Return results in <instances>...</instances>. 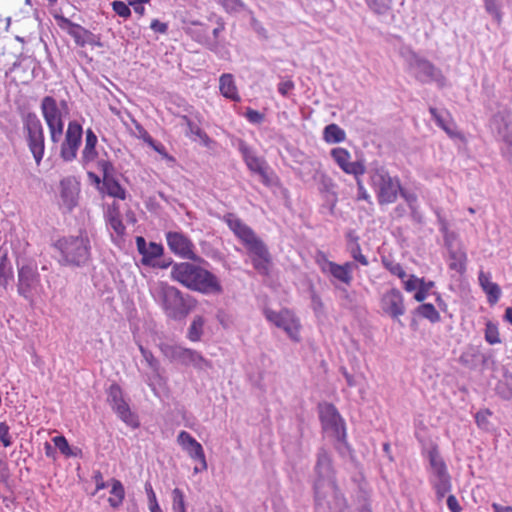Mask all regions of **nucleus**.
<instances>
[{
    "label": "nucleus",
    "mask_w": 512,
    "mask_h": 512,
    "mask_svg": "<svg viewBox=\"0 0 512 512\" xmlns=\"http://www.w3.org/2000/svg\"><path fill=\"white\" fill-rule=\"evenodd\" d=\"M171 276L193 291L203 294H221L223 292L220 282L213 273L192 263L175 264Z\"/></svg>",
    "instance_id": "f257e3e1"
},
{
    "label": "nucleus",
    "mask_w": 512,
    "mask_h": 512,
    "mask_svg": "<svg viewBox=\"0 0 512 512\" xmlns=\"http://www.w3.org/2000/svg\"><path fill=\"white\" fill-rule=\"evenodd\" d=\"M369 184L374 190L380 205L394 203L401 189L400 179L392 177L383 165L377 162L371 163L368 168Z\"/></svg>",
    "instance_id": "f03ea898"
},
{
    "label": "nucleus",
    "mask_w": 512,
    "mask_h": 512,
    "mask_svg": "<svg viewBox=\"0 0 512 512\" xmlns=\"http://www.w3.org/2000/svg\"><path fill=\"white\" fill-rule=\"evenodd\" d=\"M56 247L60 250L63 263L81 267L90 260V241L83 236H69L59 239Z\"/></svg>",
    "instance_id": "7ed1b4c3"
},
{
    "label": "nucleus",
    "mask_w": 512,
    "mask_h": 512,
    "mask_svg": "<svg viewBox=\"0 0 512 512\" xmlns=\"http://www.w3.org/2000/svg\"><path fill=\"white\" fill-rule=\"evenodd\" d=\"M246 245L252 254L254 268L262 275L269 274L270 253L264 242L258 238L254 231L246 224L235 234Z\"/></svg>",
    "instance_id": "20e7f679"
},
{
    "label": "nucleus",
    "mask_w": 512,
    "mask_h": 512,
    "mask_svg": "<svg viewBox=\"0 0 512 512\" xmlns=\"http://www.w3.org/2000/svg\"><path fill=\"white\" fill-rule=\"evenodd\" d=\"M21 120L28 148L39 165L45 149L43 125L34 112H21Z\"/></svg>",
    "instance_id": "39448f33"
},
{
    "label": "nucleus",
    "mask_w": 512,
    "mask_h": 512,
    "mask_svg": "<svg viewBox=\"0 0 512 512\" xmlns=\"http://www.w3.org/2000/svg\"><path fill=\"white\" fill-rule=\"evenodd\" d=\"M159 347L163 355L170 361H176L185 366L192 365L198 370H206L212 368L211 362L205 359L196 350L184 348L179 345H171L168 343H161Z\"/></svg>",
    "instance_id": "423d86ee"
},
{
    "label": "nucleus",
    "mask_w": 512,
    "mask_h": 512,
    "mask_svg": "<svg viewBox=\"0 0 512 512\" xmlns=\"http://www.w3.org/2000/svg\"><path fill=\"white\" fill-rule=\"evenodd\" d=\"M160 294L163 309L169 318L181 320L189 314L192 305L177 288L168 285L163 286Z\"/></svg>",
    "instance_id": "0eeeda50"
},
{
    "label": "nucleus",
    "mask_w": 512,
    "mask_h": 512,
    "mask_svg": "<svg viewBox=\"0 0 512 512\" xmlns=\"http://www.w3.org/2000/svg\"><path fill=\"white\" fill-rule=\"evenodd\" d=\"M319 409L323 430L348 448L345 423L337 408L332 403H325L320 405Z\"/></svg>",
    "instance_id": "6e6552de"
},
{
    "label": "nucleus",
    "mask_w": 512,
    "mask_h": 512,
    "mask_svg": "<svg viewBox=\"0 0 512 512\" xmlns=\"http://www.w3.org/2000/svg\"><path fill=\"white\" fill-rule=\"evenodd\" d=\"M338 487L332 460L324 448L317 453V461L314 467L313 491Z\"/></svg>",
    "instance_id": "1a4fd4ad"
},
{
    "label": "nucleus",
    "mask_w": 512,
    "mask_h": 512,
    "mask_svg": "<svg viewBox=\"0 0 512 512\" xmlns=\"http://www.w3.org/2000/svg\"><path fill=\"white\" fill-rule=\"evenodd\" d=\"M315 512H348L344 495L338 487L314 491Z\"/></svg>",
    "instance_id": "9d476101"
},
{
    "label": "nucleus",
    "mask_w": 512,
    "mask_h": 512,
    "mask_svg": "<svg viewBox=\"0 0 512 512\" xmlns=\"http://www.w3.org/2000/svg\"><path fill=\"white\" fill-rule=\"evenodd\" d=\"M409 67L413 70L415 78L421 83L436 82L440 87L445 85L446 78L441 70L429 60L413 54L409 60Z\"/></svg>",
    "instance_id": "9b49d317"
},
{
    "label": "nucleus",
    "mask_w": 512,
    "mask_h": 512,
    "mask_svg": "<svg viewBox=\"0 0 512 512\" xmlns=\"http://www.w3.org/2000/svg\"><path fill=\"white\" fill-rule=\"evenodd\" d=\"M107 401L122 421L132 427H138L139 423L131 412L129 405L123 399L122 389L118 384L113 383L110 385Z\"/></svg>",
    "instance_id": "f8f14e48"
},
{
    "label": "nucleus",
    "mask_w": 512,
    "mask_h": 512,
    "mask_svg": "<svg viewBox=\"0 0 512 512\" xmlns=\"http://www.w3.org/2000/svg\"><path fill=\"white\" fill-rule=\"evenodd\" d=\"M82 126L77 121H71L61 146V157L65 161H72L76 158L78 147L82 139Z\"/></svg>",
    "instance_id": "ddd939ff"
},
{
    "label": "nucleus",
    "mask_w": 512,
    "mask_h": 512,
    "mask_svg": "<svg viewBox=\"0 0 512 512\" xmlns=\"http://www.w3.org/2000/svg\"><path fill=\"white\" fill-rule=\"evenodd\" d=\"M167 244L172 252L182 258L197 261L199 257L193 252V243L180 232H168L166 234Z\"/></svg>",
    "instance_id": "4468645a"
},
{
    "label": "nucleus",
    "mask_w": 512,
    "mask_h": 512,
    "mask_svg": "<svg viewBox=\"0 0 512 512\" xmlns=\"http://www.w3.org/2000/svg\"><path fill=\"white\" fill-rule=\"evenodd\" d=\"M264 314L268 321L283 329L291 339L298 340L299 325L288 310L276 312L271 309H265Z\"/></svg>",
    "instance_id": "2eb2a0df"
},
{
    "label": "nucleus",
    "mask_w": 512,
    "mask_h": 512,
    "mask_svg": "<svg viewBox=\"0 0 512 512\" xmlns=\"http://www.w3.org/2000/svg\"><path fill=\"white\" fill-rule=\"evenodd\" d=\"M37 268L32 265H24L18 270V293L24 298L31 297L32 291L40 281Z\"/></svg>",
    "instance_id": "dca6fc26"
},
{
    "label": "nucleus",
    "mask_w": 512,
    "mask_h": 512,
    "mask_svg": "<svg viewBox=\"0 0 512 512\" xmlns=\"http://www.w3.org/2000/svg\"><path fill=\"white\" fill-rule=\"evenodd\" d=\"M177 441L193 460L201 463V470L207 469L203 447L195 438L188 432L181 431L177 437Z\"/></svg>",
    "instance_id": "f3484780"
},
{
    "label": "nucleus",
    "mask_w": 512,
    "mask_h": 512,
    "mask_svg": "<svg viewBox=\"0 0 512 512\" xmlns=\"http://www.w3.org/2000/svg\"><path fill=\"white\" fill-rule=\"evenodd\" d=\"M382 309L393 319L402 316L405 313L402 293L396 288L386 292L382 297Z\"/></svg>",
    "instance_id": "a211bd4d"
},
{
    "label": "nucleus",
    "mask_w": 512,
    "mask_h": 512,
    "mask_svg": "<svg viewBox=\"0 0 512 512\" xmlns=\"http://www.w3.org/2000/svg\"><path fill=\"white\" fill-rule=\"evenodd\" d=\"M60 19L63 23L72 28L69 30V34L74 38L77 45L81 47H84L86 44L102 46L99 38L91 31L85 29L79 24L73 23L71 20L63 16Z\"/></svg>",
    "instance_id": "6ab92c4d"
},
{
    "label": "nucleus",
    "mask_w": 512,
    "mask_h": 512,
    "mask_svg": "<svg viewBox=\"0 0 512 512\" xmlns=\"http://www.w3.org/2000/svg\"><path fill=\"white\" fill-rule=\"evenodd\" d=\"M242 152L245 163L248 166V168L252 172L257 173L261 177L263 184H265L266 186H270L272 181L267 172L268 166L265 160L255 156L248 148H244Z\"/></svg>",
    "instance_id": "aec40b11"
},
{
    "label": "nucleus",
    "mask_w": 512,
    "mask_h": 512,
    "mask_svg": "<svg viewBox=\"0 0 512 512\" xmlns=\"http://www.w3.org/2000/svg\"><path fill=\"white\" fill-rule=\"evenodd\" d=\"M353 266V262H346L345 264L340 265L325 259L322 271L324 273H330L335 279L350 285L353 280L351 274Z\"/></svg>",
    "instance_id": "412c9836"
},
{
    "label": "nucleus",
    "mask_w": 512,
    "mask_h": 512,
    "mask_svg": "<svg viewBox=\"0 0 512 512\" xmlns=\"http://www.w3.org/2000/svg\"><path fill=\"white\" fill-rule=\"evenodd\" d=\"M41 111L47 123V126L63 122L61 112L57 106L56 100L53 97L45 96L42 99Z\"/></svg>",
    "instance_id": "4be33fe9"
},
{
    "label": "nucleus",
    "mask_w": 512,
    "mask_h": 512,
    "mask_svg": "<svg viewBox=\"0 0 512 512\" xmlns=\"http://www.w3.org/2000/svg\"><path fill=\"white\" fill-rule=\"evenodd\" d=\"M479 285L483 291L487 294L489 304H496L501 296V289L498 284L491 282L490 273H486L483 270L479 272L478 276Z\"/></svg>",
    "instance_id": "5701e85b"
},
{
    "label": "nucleus",
    "mask_w": 512,
    "mask_h": 512,
    "mask_svg": "<svg viewBox=\"0 0 512 512\" xmlns=\"http://www.w3.org/2000/svg\"><path fill=\"white\" fill-rule=\"evenodd\" d=\"M445 240H446V244L449 249V257L451 260V262L449 263V268L451 270H455L461 274L465 273L466 262H467L466 252L460 248L454 249L450 242L449 235L446 236Z\"/></svg>",
    "instance_id": "b1692460"
},
{
    "label": "nucleus",
    "mask_w": 512,
    "mask_h": 512,
    "mask_svg": "<svg viewBox=\"0 0 512 512\" xmlns=\"http://www.w3.org/2000/svg\"><path fill=\"white\" fill-rule=\"evenodd\" d=\"M219 88L221 94L233 101H239L240 97L231 74H223L219 79Z\"/></svg>",
    "instance_id": "393cba45"
},
{
    "label": "nucleus",
    "mask_w": 512,
    "mask_h": 512,
    "mask_svg": "<svg viewBox=\"0 0 512 512\" xmlns=\"http://www.w3.org/2000/svg\"><path fill=\"white\" fill-rule=\"evenodd\" d=\"M96 144L97 136L91 129H88L86 131L85 147L82 151V160L84 163L94 160L97 156Z\"/></svg>",
    "instance_id": "a878e982"
},
{
    "label": "nucleus",
    "mask_w": 512,
    "mask_h": 512,
    "mask_svg": "<svg viewBox=\"0 0 512 512\" xmlns=\"http://www.w3.org/2000/svg\"><path fill=\"white\" fill-rule=\"evenodd\" d=\"M345 138H346L345 131L342 128H340L337 124L332 123V124L327 125L324 128L323 139L327 143H331V144L341 143L345 140Z\"/></svg>",
    "instance_id": "bb28decb"
},
{
    "label": "nucleus",
    "mask_w": 512,
    "mask_h": 512,
    "mask_svg": "<svg viewBox=\"0 0 512 512\" xmlns=\"http://www.w3.org/2000/svg\"><path fill=\"white\" fill-rule=\"evenodd\" d=\"M102 191H105L109 196L124 200L126 198V191L120 185L117 178H111L106 181H102Z\"/></svg>",
    "instance_id": "cd10ccee"
},
{
    "label": "nucleus",
    "mask_w": 512,
    "mask_h": 512,
    "mask_svg": "<svg viewBox=\"0 0 512 512\" xmlns=\"http://www.w3.org/2000/svg\"><path fill=\"white\" fill-rule=\"evenodd\" d=\"M225 26L224 22L221 18L217 19V26L212 30V37L205 36L204 38H199L198 42L202 45L206 46L209 50H216L219 44L218 38L222 31H224Z\"/></svg>",
    "instance_id": "c85d7f7f"
},
{
    "label": "nucleus",
    "mask_w": 512,
    "mask_h": 512,
    "mask_svg": "<svg viewBox=\"0 0 512 512\" xmlns=\"http://www.w3.org/2000/svg\"><path fill=\"white\" fill-rule=\"evenodd\" d=\"M496 392L504 400L512 398V373L504 372L503 378L496 385Z\"/></svg>",
    "instance_id": "c756f323"
},
{
    "label": "nucleus",
    "mask_w": 512,
    "mask_h": 512,
    "mask_svg": "<svg viewBox=\"0 0 512 512\" xmlns=\"http://www.w3.org/2000/svg\"><path fill=\"white\" fill-rule=\"evenodd\" d=\"M163 246L156 242H150L147 251L144 253V256L141 259V263L144 266H152L155 262V259L159 258L163 254Z\"/></svg>",
    "instance_id": "7c9ffc66"
},
{
    "label": "nucleus",
    "mask_w": 512,
    "mask_h": 512,
    "mask_svg": "<svg viewBox=\"0 0 512 512\" xmlns=\"http://www.w3.org/2000/svg\"><path fill=\"white\" fill-rule=\"evenodd\" d=\"M414 314L428 319L431 323H437L441 319L439 312L435 309L434 305L430 303H423L419 305L414 310Z\"/></svg>",
    "instance_id": "2f4dec72"
},
{
    "label": "nucleus",
    "mask_w": 512,
    "mask_h": 512,
    "mask_svg": "<svg viewBox=\"0 0 512 512\" xmlns=\"http://www.w3.org/2000/svg\"><path fill=\"white\" fill-rule=\"evenodd\" d=\"M348 238L350 240L349 243V251L354 260L362 264L363 266H367L369 261L365 255L361 252L360 244L358 243L359 237L352 235V233L348 234Z\"/></svg>",
    "instance_id": "473e14b6"
},
{
    "label": "nucleus",
    "mask_w": 512,
    "mask_h": 512,
    "mask_svg": "<svg viewBox=\"0 0 512 512\" xmlns=\"http://www.w3.org/2000/svg\"><path fill=\"white\" fill-rule=\"evenodd\" d=\"M110 493L113 495V497L108 499L110 506L113 508H118L122 504L125 497L123 484L119 480L113 479Z\"/></svg>",
    "instance_id": "72a5a7b5"
},
{
    "label": "nucleus",
    "mask_w": 512,
    "mask_h": 512,
    "mask_svg": "<svg viewBox=\"0 0 512 512\" xmlns=\"http://www.w3.org/2000/svg\"><path fill=\"white\" fill-rule=\"evenodd\" d=\"M204 318L202 316H195L190 327L188 328L187 337L193 342H197L201 339L204 327Z\"/></svg>",
    "instance_id": "f704fd0d"
},
{
    "label": "nucleus",
    "mask_w": 512,
    "mask_h": 512,
    "mask_svg": "<svg viewBox=\"0 0 512 512\" xmlns=\"http://www.w3.org/2000/svg\"><path fill=\"white\" fill-rule=\"evenodd\" d=\"M331 157L337 163V165L345 172L347 169L351 155L345 148L337 147L333 148L330 152Z\"/></svg>",
    "instance_id": "c9c22d12"
},
{
    "label": "nucleus",
    "mask_w": 512,
    "mask_h": 512,
    "mask_svg": "<svg viewBox=\"0 0 512 512\" xmlns=\"http://www.w3.org/2000/svg\"><path fill=\"white\" fill-rule=\"evenodd\" d=\"M429 111L437 125L441 127L447 134L452 135V125L449 120V115L447 113L444 115L434 107H430Z\"/></svg>",
    "instance_id": "e433bc0d"
},
{
    "label": "nucleus",
    "mask_w": 512,
    "mask_h": 512,
    "mask_svg": "<svg viewBox=\"0 0 512 512\" xmlns=\"http://www.w3.org/2000/svg\"><path fill=\"white\" fill-rule=\"evenodd\" d=\"M12 277V269L6 255L0 257V286L6 288L9 279Z\"/></svg>",
    "instance_id": "4c0bfd02"
},
{
    "label": "nucleus",
    "mask_w": 512,
    "mask_h": 512,
    "mask_svg": "<svg viewBox=\"0 0 512 512\" xmlns=\"http://www.w3.org/2000/svg\"><path fill=\"white\" fill-rule=\"evenodd\" d=\"M357 512H371L369 493L362 485L357 493Z\"/></svg>",
    "instance_id": "58836bf2"
},
{
    "label": "nucleus",
    "mask_w": 512,
    "mask_h": 512,
    "mask_svg": "<svg viewBox=\"0 0 512 512\" xmlns=\"http://www.w3.org/2000/svg\"><path fill=\"white\" fill-rule=\"evenodd\" d=\"M433 486L436 491V495L438 499H441L445 496L446 493H448L451 490V478L449 476H445L443 478H437Z\"/></svg>",
    "instance_id": "ea45409f"
},
{
    "label": "nucleus",
    "mask_w": 512,
    "mask_h": 512,
    "mask_svg": "<svg viewBox=\"0 0 512 512\" xmlns=\"http://www.w3.org/2000/svg\"><path fill=\"white\" fill-rule=\"evenodd\" d=\"M366 3L373 12L383 15L390 10L392 0H366Z\"/></svg>",
    "instance_id": "a19ab883"
},
{
    "label": "nucleus",
    "mask_w": 512,
    "mask_h": 512,
    "mask_svg": "<svg viewBox=\"0 0 512 512\" xmlns=\"http://www.w3.org/2000/svg\"><path fill=\"white\" fill-rule=\"evenodd\" d=\"M485 340L489 344H491V345H494V344H497V343L501 342V339L499 337L498 327H497L496 324H494L491 321H488L486 323V327H485Z\"/></svg>",
    "instance_id": "79ce46f5"
},
{
    "label": "nucleus",
    "mask_w": 512,
    "mask_h": 512,
    "mask_svg": "<svg viewBox=\"0 0 512 512\" xmlns=\"http://www.w3.org/2000/svg\"><path fill=\"white\" fill-rule=\"evenodd\" d=\"M139 350L141 352V355L143 356V358L145 359L148 367L155 373V374H158L159 373V369H160V363L159 361L154 357L153 353L144 348L142 345H139Z\"/></svg>",
    "instance_id": "37998d69"
},
{
    "label": "nucleus",
    "mask_w": 512,
    "mask_h": 512,
    "mask_svg": "<svg viewBox=\"0 0 512 512\" xmlns=\"http://www.w3.org/2000/svg\"><path fill=\"white\" fill-rule=\"evenodd\" d=\"M172 509L174 512H186L184 494L179 488L172 491Z\"/></svg>",
    "instance_id": "c03bdc74"
},
{
    "label": "nucleus",
    "mask_w": 512,
    "mask_h": 512,
    "mask_svg": "<svg viewBox=\"0 0 512 512\" xmlns=\"http://www.w3.org/2000/svg\"><path fill=\"white\" fill-rule=\"evenodd\" d=\"M366 172L368 173V169L361 161L350 162L347 169L345 170L346 174L354 175L356 182L358 179H361L360 177Z\"/></svg>",
    "instance_id": "a18cd8bd"
},
{
    "label": "nucleus",
    "mask_w": 512,
    "mask_h": 512,
    "mask_svg": "<svg viewBox=\"0 0 512 512\" xmlns=\"http://www.w3.org/2000/svg\"><path fill=\"white\" fill-rule=\"evenodd\" d=\"M53 442L55 447H57L62 454L65 456H76L77 454L73 452L68 444L66 438L62 435L55 436L53 438Z\"/></svg>",
    "instance_id": "49530a36"
},
{
    "label": "nucleus",
    "mask_w": 512,
    "mask_h": 512,
    "mask_svg": "<svg viewBox=\"0 0 512 512\" xmlns=\"http://www.w3.org/2000/svg\"><path fill=\"white\" fill-rule=\"evenodd\" d=\"M111 5L113 11L118 16L123 18H128L131 16V9L129 8V4H126L123 1H113Z\"/></svg>",
    "instance_id": "de8ad7c7"
},
{
    "label": "nucleus",
    "mask_w": 512,
    "mask_h": 512,
    "mask_svg": "<svg viewBox=\"0 0 512 512\" xmlns=\"http://www.w3.org/2000/svg\"><path fill=\"white\" fill-rule=\"evenodd\" d=\"M187 135H195L199 137L201 140H203L205 143L209 141L208 135L195 123L192 121L188 123L187 125Z\"/></svg>",
    "instance_id": "09e8293b"
},
{
    "label": "nucleus",
    "mask_w": 512,
    "mask_h": 512,
    "mask_svg": "<svg viewBox=\"0 0 512 512\" xmlns=\"http://www.w3.org/2000/svg\"><path fill=\"white\" fill-rule=\"evenodd\" d=\"M311 306L317 317L324 314V303L320 296L314 291L311 293Z\"/></svg>",
    "instance_id": "8fccbe9b"
},
{
    "label": "nucleus",
    "mask_w": 512,
    "mask_h": 512,
    "mask_svg": "<svg viewBox=\"0 0 512 512\" xmlns=\"http://www.w3.org/2000/svg\"><path fill=\"white\" fill-rule=\"evenodd\" d=\"M385 267L393 274L398 276L400 279H404L406 277V272L403 267L399 263L395 262H386L383 261Z\"/></svg>",
    "instance_id": "3c124183"
},
{
    "label": "nucleus",
    "mask_w": 512,
    "mask_h": 512,
    "mask_svg": "<svg viewBox=\"0 0 512 512\" xmlns=\"http://www.w3.org/2000/svg\"><path fill=\"white\" fill-rule=\"evenodd\" d=\"M48 128L52 142L57 143L63 134L64 123L59 122L58 124L48 125Z\"/></svg>",
    "instance_id": "603ef678"
},
{
    "label": "nucleus",
    "mask_w": 512,
    "mask_h": 512,
    "mask_svg": "<svg viewBox=\"0 0 512 512\" xmlns=\"http://www.w3.org/2000/svg\"><path fill=\"white\" fill-rule=\"evenodd\" d=\"M506 116L507 115L505 111H499L493 116L492 122L494 125H498L497 129L499 133H502L501 126H503L504 129H507L508 127Z\"/></svg>",
    "instance_id": "864d4df0"
},
{
    "label": "nucleus",
    "mask_w": 512,
    "mask_h": 512,
    "mask_svg": "<svg viewBox=\"0 0 512 512\" xmlns=\"http://www.w3.org/2000/svg\"><path fill=\"white\" fill-rule=\"evenodd\" d=\"M245 117L253 124H260L264 120V114L252 108L246 110Z\"/></svg>",
    "instance_id": "5fc2aeb1"
},
{
    "label": "nucleus",
    "mask_w": 512,
    "mask_h": 512,
    "mask_svg": "<svg viewBox=\"0 0 512 512\" xmlns=\"http://www.w3.org/2000/svg\"><path fill=\"white\" fill-rule=\"evenodd\" d=\"M0 441L4 447H9L12 444L9 436V426L5 422L0 423Z\"/></svg>",
    "instance_id": "6e6d98bb"
},
{
    "label": "nucleus",
    "mask_w": 512,
    "mask_h": 512,
    "mask_svg": "<svg viewBox=\"0 0 512 512\" xmlns=\"http://www.w3.org/2000/svg\"><path fill=\"white\" fill-rule=\"evenodd\" d=\"M109 224L112 227V229L118 234L121 235L125 231V226L122 223V220L119 216H110L109 218Z\"/></svg>",
    "instance_id": "4d7b16f0"
},
{
    "label": "nucleus",
    "mask_w": 512,
    "mask_h": 512,
    "mask_svg": "<svg viewBox=\"0 0 512 512\" xmlns=\"http://www.w3.org/2000/svg\"><path fill=\"white\" fill-rule=\"evenodd\" d=\"M429 462H430L432 469L439 467V465L445 464L443 459L440 457L437 449H435V448L431 449L429 451Z\"/></svg>",
    "instance_id": "13d9d810"
},
{
    "label": "nucleus",
    "mask_w": 512,
    "mask_h": 512,
    "mask_svg": "<svg viewBox=\"0 0 512 512\" xmlns=\"http://www.w3.org/2000/svg\"><path fill=\"white\" fill-rule=\"evenodd\" d=\"M399 195L404 198V200L407 202L409 208H413L416 205L417 202V195L415 193H410L404 190L402 187L399 191Z\"/></svg>",
    "instance_id": "bf43d9fd"
},
{
    "label": "nucleus",
    "mask_w": 512,
    "mask_h": 512,
    "mask_svg": "<svg viewBox=\"0 0 512 512\" xmlns=\"http://www.w3.org/2000/svg\"><path fill=\"white\" fill-rule=\"evenodd\" d=\"M490 415L491 412L489 410L477 412L475 415V419L478 426L486 428L488 424L487 417Z\"/></svg>",
    "instance_id": "052dcab7"
},
{
    "label": "nucleus",
    "mask_w": 512,
    "mask_h": 512,
    "mask_svg": "<svg viewBox=\"0 0 512 512\" xmlns=\"http://www.w3.org/2000/svg\"><path fill=\"white\" fill-rule=\"evenodd\" d=\"M150 28L156 33L165 34L168 30V25L158 19H154L150 24Z\"/></svg>",
    "instance_id": "680f3d73"
},
{
    "label": "nucleus",
    "mask_w": 512,
    "mask_h": 512,
    "mask_svg": "<svg viewBox=\"0 0 512 512\" xmlns=\"http://www.w3.org/2000/svg\"><path fill=\"white\" fill-rule=\"evenodd\" d=\"M333 188V182L332 179L325 174L321 175L320 180V191L321 192H330V190Z\"/></svg>",
    "instance_id": "e2e57ef3"
},
{
    "label": "nucleus",
    "mask_w": 512,
    "mask_h": 512,
    "mask_svg": "<svg viewBox=\"0 0 512 512\" xmlns=\"http://www.w3.org/2000/svg\"><path fill=\"white\" fill-rule=\"evenodd\" d=\"M419 280L420 278H417L415 275H410L409 279L404 283L406 291L412 292L416 290L419 286Z\"/></svg>",
    "instance_id": "0e129e2a"
},
{
    "label": "nucleus",
    "mask_w": 512,
    "mask_h": 512,
    "mask_svg": "<svg viewBox=\"0 0 512 512\" xmlns=\"http://www.w3.org/2000/svg\"><path fill=\"white\" fill-rule=\"evenodd\" d=\"M227 224L229 228L234 232V234H237L238 231L241 230L245 225L239 218H229L227 220Z\"/></svg>",
    "instance_id": "69168bd1"
},
{
    "label": "nucleus",
    "mask_w": 512,
    "mask_h": 512,
    "mask_svg": "<svg viewBox=\"0 0 512 512\" xmlns=\"http://www.w3.org/2000/svg\"><path fill=\"white\" fill-rule=\"evenodd\" d=\"M447 506L451 512H461L462 508L454 495H449L447 498Z\"/></svg>",
    "instance_id": "338daca9"
},
{
    "label": "nucleus",
    "mask_w": 512,
    "mask_h": 512,
    "mask_svg": "<svg viewBox=\"0 0 512 512\" xmlns=\"http://www.w3.org/2000/svg\"><path fill=\"white\" fill-rule=\"evenodd\" d=\"M503 140L506 145L504 153L508 156L509 160L512 161V135L504 134Z\"/></svg>",
    "instance_id": "774afa93"
}]
</instances>
